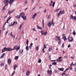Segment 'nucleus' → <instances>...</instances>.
Masks as SVG:
<instances>
[{
    "instance_id": "aec40b11",
    "label": "nucleus",
    "mask_w": 76,
    "mask_h": 76,
    "mask_svg": "<svg viewBox=\"0 0 76 76\" xmlns=\"http://www.w3.org/2000/svg\"><path fill=\"white\" fill-rule=\"evenodd\" d=\"M42 27L44 28L45 27V23L44 19H42Z\"/></svg>"
},
{
    "instance_id": "f03ea898",
    "label": "nucleus",
    "mask_w": 76,
    "mask_h": 76,
    "mask_svg": "<svg viewBox=\"0 0 76 76\" xmlns=\"http://www.w3.org/2000/svg\"><path fill=\"white\" fill-rule=\"evenodd\" d=\"M52 24L53 25V26H54V23L53 19L52 20L51 23V21H50L48 24V26H49V28H50Z\"/></svg>"
},
{
    "instance_id": "c9c22d12",
    "label": "nucleus",
    "mask_w": 76,
    "mask_h": 76,
    "mask_svg": "<svg viewBox=\"0 0 76 76\" xmlns=\"http://www.w3.org/2000/svg\"><path fill=\"white\" fill-rule=\"evenodd\" d=\"M26 43L27 44V45H28V39H26Z\"/></svg>"
},
{
    "instance_id": "5701e85b",
    "label": "nucleus",
    "mask_w": 76,
    "mask_h": 76,
    "mask_svg": "<svg viewBox=\"0 0 76 76\" xmlns=\"http://www.w3.org/2000/svg\"><path fill=\"white\" fill-rule=\"evenodd\" d=\"M58 69L60 71H63L64 69V68H58Z\"/></svg>"
},
{
    "instance_id": "603ef678",
    "label": "nucleus",
    "mask_w": 76,
    "mask_h": 76,
    "mask_svg": "<svg viewBox=\"0 0 76 76\" xmlns=\"http://www.w3.org/2000/svg\"><path fill=\"white\" fill-rule=\"evenodd\" d=\"M31 49V45L30 44V46H29V49Z\"/></svg>"
},
{
    "instance_id": "6e6d98bb",
    "label": "nucleus",
    "mask_w": 76,
    "mask_h": 76,
    "mask_svg": "<svg viewBox=\"0 0 76 76\" xmlns=\"http://www.w3.org/2000/svg\"><path fill=\"white\" fill-rule=\"evenodd\" d=\"M70 36H69L68 37V40L69 41V39H70Z\"/></svg>"
},
{
    "instance_id": "ddd939ff",
    "label": "nucleus",
    "mask_w": 76,
    "mask_h": 76,
    "mask_svg": "<svg viewBox=\"0 0 76 76\" xmlns=\"http://www.w3.org/2000/svg\"><path fill=\"white\" fill-rule=\"evenodd\" d=\"M51 61H54V62H53V63H52V65H57V62H56L55 61H56V60H51Z\"/></svg>"
},
{
    "instance_id": "b1692460",
    "label": "nucleus",
    "mask_w": 76,
    "mask_h": 76,
    "mask_svg": "<svg viewBox=\"0 0 76 76\" xmlns=\"http://www.w3.org/2000/svg\"><path fill=\"white\" fill-rule=\"evenodd\" d=\"M10 36H12L13 37H14L15 38V36L13 35L12 32H11L10 33Z\"/></svg>"
},
{
    "instance_id": "f257e3e1",
    "label": "nucleus",
    "mask_w": 76,
    "mask_h": 76,
    "mask_svg": "<svg viewBox=\"0 0 76 76\" xmlns=\"http://www.w3.org/2000/svg\"><path fill=\"white\" fill-rule=\"evenodd\" d=\"M14 1V0H10V1H9L8 0H4V4L5 5L3 7V11H5V8L6 7V6L8 5V3H9L10 4H12L13 3V1Z\"/></svg>"
},
{
    "instance_id": "7ed1b4c3",
    "label": "nucleus",
    "mask_w": 76,
    "mask_h": 76,
    "mask_svg": "<svg viewBox=\"0 0 76 76\" xmlns=\"http://www.w3.org/2000/svg\"><path fill=\"white\" fill-rule=\"evenodd\" d=\"M20 15L21 17L22 18H23V20H26V16H24V15H25V14L23 12L21 13V14H20Z\"/></svg>"
},
{
    "instance_id": "e2e57ef3",
    "label": "nucleus",
    "mask_w": 76,
    "mask_h": 76,
    "mask_svg": "<svg viewBox=\"0 0 76 76\" xmlns=\"http://www.w3.org/2000/svg\"><path fill=\"white\" fill-rule=\"evenodd\" d=\"M6 23H7L6 22H5V23L4 24L3 26H5V25H6Z\"/></svg>"
},
{
    "instance_id": "2f4dec72",
    "label": "nucleus",
    "mask_w": 76,
    "mask_h": 76,
    "mask_svg": "<svg viewBox=\"0 0 76 76\" xmlns=\"http://www.w3.org/2000/svg\"><path fill=\"white\" fill-rule=\"evenodd\" d=\"M4 65V64L3 62H2V63H1L0 64V66H3Z\"/></svg>"
},
{
    "instance_id": "dca6fc26",
    "label": "nucleus",
    "mask_w": 76,
    "mask_h": 76,
    "mask_svg": "<svg viewBox=\"0 0 76 76\" xmlns=\"http://www.w3.org/2000/svg\"><path fill=\"white\" fill-rule=\"evenodd\" d=\"M15 18H16V19H19L20 18V15H17L16 17H15Z\"/></svg>"
},
{
    "instance_id": "6ab92c4d",
    "label": "nucleus",
    "mask_w": 76,
    "mask_h": 76,
    "mask_svg": "<svg viewBox=\"0 0 76 76\" xmlns=\"http://www.w3.org/2000/svg\"><path fill=\"white\" fill-rule=\"evenodd\" d=\"M37 15V14L36 13H35L34 15H33L32 17V18H33V19H34L35 17Z\"/></svg>"
},
{
    "instance_id": "a18cd8bd",
    "label": "nucleus",
    "mask_w": 76,
    "mask_h": 76,
    "mask_svg": "<svg viewBox=\"0 0 76 76\" xmlns=\"http://www.w3.org/2000/svg\"><path fill=\"white\" fill-rule=\"evenodd\" d=\"M44 49H46L47 48L46 46L45 45H44Z\"/></svg>"
},
{
    "instance_id": "052dcab7",
    "label": "nucleus",
    "mask_w": 76,
    "mask_h": 76,
    "mask_svg": "<svg viewBox=\"0 0 76 76\" xmlns=\"http://www.w3.org/2000/svg\"><path fill=\"white\" fill-rule=\"evenodd\" d=\"M8 32V31H7V32H6V33H5L6 35L7 34Z\"/></svg>"
},
{
    "instance_id": "bf43d9fd",
    "label": "nucleus",
    "mask_w": 76,
    "mask_h": 76,
    "mask_svg": "<svg viewBox=\"0 0 76 76\" xmlns=\"http://www.w3.org/2000/svg\"><path fill=\"white\" fill-rule=\"evenodd\" d=\"M70 44L68 45V48H70Z\"/></svg>"
},
{
    "instance_id": "338daca9",
    "label": "nucleus",
    "mask_w": 76,
    "mask_h": 76,
    "mask_svg": "<svg viewBox=\"0 0 76 76\" xmlns=\"http://www.w3.org/2000/svg\"><path fill=\"white\" fill-rule=\"evenodd\" d=\"M46 11H47V10H45V11H44V13L46 12Z\"/></svg>"
},
{
    "instance_id": "a878e982",
    "label": "nucleus",
    "mask_w": 76,
    "mask_h": 76,
    "mask_svg": "<svg viewBox=\"0 0 76 76\" xmlns=\"http://www.w3.org/2000/svg\"><path fill=\"white\" fill-rule=\"evenodd\" d=\"M52 47H49V51H51L52 50Z\"/></svg>"
},
{
    "instance_id": "6e6552de",
    "label": "nucleus",
    "mask_w": 76,
    "mask_h": 76,
    "mask_svg": "<svg viewBox=\"0 0 76 76\" xmlns=\"http://www.w3.org/2000/svg\"><path fill=\"white\" fill-rule=\"evenodd\" d=\"M62 39H64V41H65L67 40V38H66V36H65L64 34H63L62 35Z\"/></svg>"
},
{
    "instance_id": "3c124183",
    "label": "nucleus",
    "mask_w": 76,
    "mask_h": 76,
    "mask_svg": "<svg viewBox=\"0 0 76 76\" xmlns=\"http://www.w3.org/2000/svg\"><path fill=\"white\" fill-rule=\"evenodd\" d=\"M64 43H63L62 46V48H64Z\"/></svg>"
},
{
    "instance_id": "f3484780",
    "label": "nucleus",
    "mask_w": 76,
    "mask_h": 76,
    "mask_svg": "<svg viewBox=\"0 0 76 76\" xmlns=\"http://www.w3.org/2000/svg\"><path fill=\"white\" fill-rule=\"evenodd\" d=\"M71 39H69V42H72V41H73V38L72 37H71Z\"/></svg>"
},
{
    "instance_id": "9d476101",
    "label": "nucleus",
    "mask_w": 76,
    "mask_h": 76,
    "mask_svg": "<svg viewBox=\"0 0 76 76\" xmlns=\"http://www.w3.org/2000/svg\"><path fill=\"white\" fill-rule=\"evenodd\" d=\"M66 71V69H65V71H64V72H63V73H62V76H64V75H66V76H67L68 75L66 74L65 73Z\"/></svg>"
},
{
    "instance_id": "8fccbe9b",
    "label": "nucleus",
    "mask_w": 76,
    "mask_h": 76,
    "mask_svg": "<svg viewBox=\"0 0 76 76\" xmlns=\"http://www.w3.org/2000/svg\"><path fill=\"white\" fill-rule=\"evenodd\" d=\"M61 15V13L60 12H59V13H58V16H60V15Z\"/></svg>"
},
{
    "instance_id": "c03bdc74",
    "label": "nucleus",
    "mask_w": 76,
    "mask_h": 76,
    "mask_svg": "<svg viewBox=\"0 0 76 76\" xmlns=\"http://www.w3.org/2000/svg\"><path fill=\"white\" fill-rule=\"evenodd\" d=\"M36 50H38V49H39V48H38V46H37L36 47Z\"/></svg>"
},
{
    "instance_id": "c85d7f7f",
    "label": "nucleus",
    "mask_w": 76,
    "mask_h": 76,
    "mask_svg": "<svg viewBox=\"0 0 76 76\" xmlns=\"http://www.w3.org/2000/svg\"><path fill=\"white\" fill-rule=\"evenodd\" d=\"M18 56H15V57L14 58V59L15 60H16V59H18Z\"/></svg>"
},
{
    "instance_id": "4d7b16f0",
    "label": "nucleus",
    "mask_w": 76,
    "mask_h": 76,
    "mask_svg": "<svg viewBox=\"0 0 76 76\" xmlns=\"http://www.w3.org/2000/svg\"><path fill=\"white\" fill-rule=\"evenodd\" d=\"M15 71H14L13 72H12V75H14V74H15Z\"/></svg>"
},
{
    "instance_id": "de8ad7c7",
    "label": "nucleus",
    "mask_w": 76,
    "mask_h": 76,
    "mask_svg": "<svg viewBox=\"0 0 76 76\" xmlns=\"http://www.w3.org/2000/svg\"><path fill=\"white\" fill-rule=\"evenodd\" d=\"M57 40H59H59H60V36H58V37Z\"/></svg>"
},
{
    "instance_id": "e433bc0d",
    "label": "nucleus",
    "mask_w": 76,
    "mask_h": 76,
    "mask_svg": "<svg viewBox=\"0 0 76 76\" xmlns=\"http://www.w3.org/2000/svg\"><path fill=\"white\" fill-rule=\"evenodd\" d=\"M50 17H51L50 15H49L47 18V19H50Z\"/></svg>"
},
{
    "instance_id": "37998d69",
    "label": "nucleus",
    "mask_w": 76,
    "mask_h": 76,
    "mask_svg": "<svg viewBox=\"0 0 76 76\" xmlns=\"http://www.w3.org/2000/svg\"><path fill=\"white\" fill-rule=\"evenodd\" d=\"M42 51H43V53H45V51L44 50V46L43 48L42 49Z\"/></svg>"
},
{
    "instance_id": "72a5a7b5",
    "label": "nucleus",
    "mask_w": 76,
    "mask_h": 76,
    "mask_svg": "<svg viewBox=\"0 0 76 76\" xmlns=\"http://www.w3.org/2000/svg\"><path fill=\"white\" fill-rule=\"evenodd\" d=\"M61 39L60 38V40H59V42H58V44H61Z\"/></svg>"
},
{
    "instance_id": "f8f14e48",
    "label": "nucleus",
    "mask_w": 76,
    "mask_h": 76,
    "mask_svg": "<svg viewBox=\"0 0 76 76\" xmlns=\"http://www.w3.org/2000/svg\"><path fill=\"white\" fill-rule=\"evenodd\" d=\"M62 56H60V57H59L58 59H57V61H58V62H60L61 61H62V59H61L62 58ZM60 59H61L60 60Z\"/></svg>"
},
{
    "instance_id": "4be33fe9",
    "label": "nucleus",
    "mask_w": 76,
    "mask_h": 76,
    "mask_svg": "<svg viewBox=\"0 0 76 76\" xmlns=\"http://www.w3.org/2000/svg\"><path fill=\"white\" fill-rule=\"evenodd\" d=\"M23 23H22V24H21V25L19 28V30H20L21 29L22 27V26H23Z\"/></svg>"
},
{
    "instance_id": "2eb2a0df",
    "label": "nucleus",
    "mask_w": 76,
    "mask_h": 76,
    "mask_svg": "<svg viewBox=\"0 0 76 76\" xmlns=\"http://www.w3.org/2000/svg\"><path fill=\"white\" fill-rule=\"evenodd\" d=\"M15 24H18V23L17 21H14L13 24H12L11 25H10V26H14Z\"/></svg>"
},
{
    "instance_id": "c756f323",
    "label": "nucleus",
    "mask_w": 76,
    "mask_h": 76,
    "mask_svg": "<svg viewBox=\"0 0 76 76\" xmlns=\"http://www.w3.org/2000/svg\"><path fill=\"white\" fill-rule=\"evenodd\" d=\"M37 28H38V29H42V27H39L38 26H37Z\"/></svg>"
},
{
    "instance_id": "69168bd1",
    "label": "nucleus",
    "mask_w": 76,
    "mask_h": 76,
    "mask_svg": "<svg viewBox=\"0 0 76 76\" xmlns=\"http://www.w3.org/2000/svg\"><path fill=\"white\" fill-rule=\"evenodd\" d=\"M7 15H6V16H5L4 17V18L5 19V18H7Z\"/></svg>"
},
{
    "instance_id": "a211bd4d",
    "label": "nucleus",
    "mask_w": 76,
    "mask_h": 76,
    "mask_svg": "<svg viewBox=\"0 0 76 76\" xmlns=\"http://www.w3.org/2000/svg\"><path fill=\"white\" fill-rule=\"evenodd\" d=\"M30 73V71L29 70H28L27 72H26V75H29Z\"/></svg>"
},
{
    "instance_id": "13d9d810",
    "label": "nucleus",
    "mask_w": 76,
    "mask_h": 76,
    "mask_svg": "<svg viewBox=\"0 0 76 76\" xmlns=\"http://www.w3.org/2000/svg\"><path fill=\"white\" fill-rule=\"evenodd\" d=\"M73 7H74V8H75V7H76V5H73Z\"/></svg>"
},
{
    "instance_id": "09e8293b",
    "label": "nucleus",
    "mask_w": 76,
    "mask_h": 76,
    "mask_svg": "<svg viewBox=\"0 0 76 76\" xmlns=\"http://www.w3.org/2000/svg\"><path fill=\"white\" fill-rule=\"evenodd\" d=\"M69 69H72V68L71 66L69 67Z\"/></svg>"
},
{
    "instance_id": "7c9ffc66",
    "label": "nucleus",
    "mask_w": 76,
    "mask_h": 76,
    "mask_svg": "<svg viewBox=\"0 0 76 76\" xmlns=\"http://www.w3.org/2000/svg\"><path fill=\"white\" fill-rule=\"evenodd\" d=\"M55 2H53V3L52 4V7H54L55 5Z\"/></svg>"
},
{
    "instance_id": "ea45409f",
    "label": "nucleus",
    "mask_w": 76,
    "mask_h": 76,
    "mask_svg": "<svg viewBox=\"0 0 76 76\" xmlns=\"http://www.w3.org/2000/svg\"><path fill=\"white\" fill-rule=\"evenodd\" d=\"M59 9H56V10L54 11V12H56V11H59Z\"/></svg>"
},
{
    "instance_id": "9b49d317",
    "label": "nucleus",
    "mask_w": 76,
    "mask_h": 76,
    "mask_svg": "<svg viewBox=\"0 0 76 76\" xmlns=\"http://www.w3.org/2000/svg\"><path fill=\"white\" fill-rule=\"evenodd\" d=\"M11 61H12L10 59V58H9V59H8V61H7V62L8 65H10V64H11Z\"/></svg>"
},
{
    "instance_id": "f704fd0d",
    "label": "nucleus",
    "mask_w": 76,
    "mask_h": 76,
    "mask_svg": "<svg viewBox=\"0 0 76 76\" xmlns=\"http://www.w3.org/2000/svg\"><path fill=\"white\" fill-rule=\"evenodd\" d=\"M18 66L16 65H15L14 67V69H16V68Z\"/></svg>"
},
{
    "instance_id": "79ce46f5",
    "label": "nucleus",
    "mask_w": 76,
    "mask_h": 76,
    "mask_svg": "<svg viewBox=\"0 0 76 76\" xmlns=\"http://www.w3.org/2000/svg\"><path fill=\"white\" fill-rule=\"evenodd\" d=\"M73 34L74 35V36H75L76 34V33H75V30L73 32Z\"/></svg>"
},
{
    "instance_id": "39448f33",
    "label": "nucleus",
    "mask_w": 76,
    "mask_h": 76,
    "mask_svg": "<svg viewBox=\"0 0 76 76\" xmlns=\"http://www.w3.org/2000/svg\"><path fill=\"white\" fill-rule=\"evenodd\" d=\"M6 50L10 51V48H4L2 49V52L3 53L4 52H5Z\"/></svg>"
},
{
    "instance_id": "412c9836",
    "label": "nucleus",
    "mask_w": 76,
    "mask_h": 76,
    "mask_svg": "<svg viewBox=\"0 0 76 76\" xmlns=\"http://www.w3.org/2000/svg\"><path fill=\"white\" fill-rule=\"evenodd\" d=\"M60 12L61 13V14H64V13L65 12V11H60Z\"/></svg>"
},
{
    "instance_id": "58836bf2",
    "label": "nucleus",
    "mask_w": 76,
    "mask_h": 76,
    "mask_svg": "<svg viewBox=\"0 0 76 76\" xmlns=\"http://www.w3.org/2000/svg\"><path fill=\"white\" fill-rule=\"evenodd\" d=\"M27 3H28L27 1H26L24 3V5H26V4H27Z\"/></svg>"
},
{
    "instance_id": "4468645a",
    "label": "nucleus",
    "mask_w": 76,
    "mask_h": 76,
    "mask_svg": "<svg viewBox=\"0 0 76 76\" xmlns=\"http://www.w3.org/2000/svg\"><path fill=\"white\" fill-rule=\"evenodd\" d=\"M15 11V10H12V11H9L8 12V14L9 15H10L11 14V13H12V12H13L14 11Z\"/></svg>"
},
{
    "instance_id": "473e14b6",
    "label": "nucleus",
    "mask_w": 76,
    "mask_h": 76,
    "mask_svg": "<svg viewBox=\"0 0 76 76\" xmlns=\"http://www.w3.org/2000/svg\"><path fill=\"white\" fill-rule=\"evenodd\" d=\"M42 60L41 59H39V61H38V62L39 63H41V62Z\"/></svg>"
},
{
    "instance_id": "49530a36",
    "label": "nucleus",
    "mask_w": 76,
    "mask_h": 76,
    "mask_svg": "<svg viewBox=\"0 0 76 76\" xmlns=\"http://www.w3.org/2000/svg\"><path fill=\"white\" fill-rule=\"evenodd\" d=\"M74 65V64H73V62H72L71 64H70V66H71L72 67V65Z\"/></svg>"
},
{
    "instance_id": "864d4df0",
    "label": "nucleus",
    "mask_w": 76,
    "mask_h": 76,
    "mask_svg": "<svg viewBox=\"0 0 76 76\" xmlns=\"http://www.w3.org/2000/svg\"><path fill=\"white\" fill-rule=\"evenodd\" d=\"M33 45V43H31V48H32V46Z\"/></svg>"
},
{
    "instance_id": "393cba45",
    "label": "nucleus",
    "mask_w": 76,
    "mask_h": 76,
    "mask_svg": "<svg viewBox=\"0 0 76 76\" xmlns=\"http://www.w3.org/2000/svg\"><path fill=\"white\" fill-rule=\"evenodd\" d=\"M20 46H18V48H17V49H16L17 51H18V50H19V49H20Z\"/></svg>"
},
{
    "instance_id": "0eeeda50",
    "label": "nucleus",
    "mask_w": 76,
    "mask_h": 76,
    "mask_svg": "<svg viewBox=\"0 0 76 76\" xmlns=\"http://www.w3.org/2000/svg\"><path fill=\"white\" fill-rule=\"evenodd\" d=\"M70 19H74V20H75V21H76V16H74L73 17V15H71L70 17Z\"/></svg>"
},
{
    "instance_id": "1a4fd4ad",
    "label": "nucleus",
    "mask_w": 76,
    "mask_h": 76,
    "mask_svg": "<svg viewBox=\"0 0 76 76\" xmlns=\"http://www.w3.org/2000/svg\"><path fill=\"white\" fill-rule=\"evenodd\" d=\"M47 73L49 74V75H52V71L51 69H50V70H48Z\"/></svg>"
},
{
    "instance_id": "cd10ccee",
    "label": "nucleus",
    "mask_w": 76,
    "mask_h": 76,
    "mask_svg": "<svg viewBox=\"0 0 76 76\" xmlns=\"http://www.w3.org/2000/svg\"><path fill=\"white\" fill-rule=\"evenodd\" d=\"M52 3H53V1H51L50 2V4H49L50 6L51 7L52 5Z\"/></svg>"
},
{
    "instance_id": "774afa93",
    "label": "nucleus",
    "mask_w": 76,
    "mask_h": 76,
    "mask_svg": "<svg viewBox=\"0 0 76 76\" xmlns=\"http://www.w3.org/2000/svg\"><path fill=\"white\" fill-rule=\"evenodd\" d=\"M23 50H22L21 52V53H23Z\"/></svg>"
},
{
    "instance_id": "bb28decb",
    "label": "nucleus",
    "mask_w": 76,
    "mask_h": 76,
    "mask_svg": "<svg viewBox=\"0 0 76 76\" xmlns=\"http://www.w3.org/2000/svg\"><path fill=\"white\" fill-rule=\"evenodd\" d=\"M26 50H28V49H28V45H27V46H26Z\"/></svg>"
},
{
    "instance_id": "423d86ee",
    "label": "nucleus",
    "mask_w": 76,
    "mask_h": 76,
    "mask_svg": "<svg viewBox=\"0 0 76 76\" xmlns=\"http://www.w3.org/2000/svg\"><path fill=\"white\" fill-rule=\"evenodd\" d=\"M17 47L18 46H17V45H15L14 46V47L13 49H12V48H10V51H11V50H15V49H17Z\"/></svg>"
},
{
    "instance_id": "20e7f679",
    "label": "nucleus",
    "mask_w": 76,
    "mask_h": 76,
    "mask_svg": "<svg viewBox=\"0 0 76 76\" xmlns=\"http://www.w3.org/2000/svg\"><path fill=\"white\" fill-rule=\"evenodd\" d=\"M41 36H43V35H44V36H46L48 34V32L47 31H45V32H44V31L41 30Z\"/></svg>"
},
{
    "instance_id": "680f3d73",
    "label": "nucleus",
    "mask_w": 76,
    "mask_h": 76,
    "mask_svg": "<svg viewBox=\"0 0 76 76\" xmlns=\"http://www.w3.org/2000/svg\"><path fill=\"white\" fill-rule=\"evenodd\" d=\"M10 18H11V17H8L9 21V20H10Z\"/></svg>"
},
{
    "instance_id": "a19ab883",
    "label": "nucleus",
    "mask_w": 76,
    "mask_h": 76,
    "mask_svg": "<svg viewBox=\"0 0 76 76\" xmlns=\"http://www.w3.org/2000/svg\"><path fill=\"white\" fill-rule=\"evenodd\" d=\"M4 27H5V26H3V28H2V29L3 31L5 30V28Z\"/></svg>"
},
{
    "instance_id": "4c0bfd02",
    "label": "nucleus",
    "mask_w": 76,
    "mask_h": 76,
    "mask_svg": "<svg viewBox=\"0 0 76 76\" xmlns=\"http://www.w3.org/2000/svg\"><path fill=\"white\" fill-rule=\"evenodd\" d=\"M5 53H3L2 55L1 56V58H3V57L4 56Z\"/></svg>"
},
{
    "instance_id": "0e129e2a",
    "label": "nucleus",
    "mask_w": 76,
    "mask_h": 76,
    "mask_svg": "<svg viewBox=\"0 0 76 76\" xmlns=\"http://www.w3.org/2000/svg\"><path fill=\"white\" fill-rule=\"evenodd\" d=\"M69 68H66V71L68 70H69Z\"/></svg>"
},
{
    "instance_id": "5fc2aeb1",
    "label": "nucleus",
    "mask_w": 76,
    "mask_h": 76,
    "mask_svg": "<svg viewBox=\"0 0 76 76\" xmlns=\"http://www.w3.org/2000/svg\"><path fill=\"white\" fill-rule=\"evenodd\" d=\"M64 58H66V59L67 58V56L66 55L65 56H64Z\"/></svg>"
}]
</instances>
